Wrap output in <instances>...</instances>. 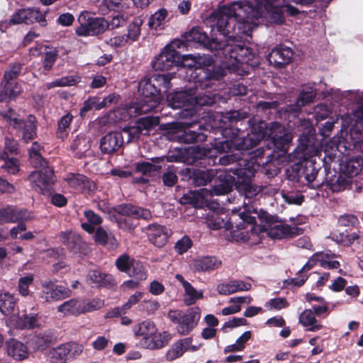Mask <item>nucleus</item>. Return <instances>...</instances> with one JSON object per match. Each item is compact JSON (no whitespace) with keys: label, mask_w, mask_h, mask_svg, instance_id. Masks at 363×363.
<instances>
[{"label":"nucleus","mask_w":363,"mask_h":363,"mask_svg":"<svg viewBox=\"0 0 363 363\" xmlns=\"http://www.w3.org/2000/svg\"><path fill=\"white\" fill-rule=\"evenodd\" d=\"M51 340L50 333L43 331L31 335L27 340V344L33 351H40L45 350L51 343Z\"/></svg>","instance_id":"26"},{"label":"nucleus","mask_w":363,"mask_h":363,"mask_svg":"<svg viewBox=\"0 0 363 363\" xmlns=\"http://www.w3.org/2000/svg\"><path fill=\"white\" fill-rule=\"evenodd\" d=\"M28 322L26 324L21 323L20 329H33L35 328H40L44 325V321L41 320L38 315H28Z\"/></svg>","instance_id":"57"},{"label":"nucleus","mask_w":363,"mask_h":363,"mask_svg":"<svg viewBox=\"0 0 363 363\" xmlns=\"http://www.w3.org/2000/svg\"><path fill=\"white\" fill-rule=\"evenodd\" d=\"M213 177L212 170L200 171L195 174L194 182L198 186H203L210 182Z\"/></svg>","instance_id":"59"},{"label":"nucleus","mask_w":363,"mask_h":363,"mask_svg":"<svg viewBox=\"0 0 363 363\" xmlns=\"http://www.w3.org/2000/svg\"><path fill=\"white\" fill-rule=\"evenodd\" d=\"M95 241L102 245H107L114 249L117 247V241L111 233H107L102 228H99L94 235Z\"/></svg>","instance_id":"43"},{"label":"nucleus","mask_w":363,"mask_h":363,"mask_svg":"<svg viewBox=\"0 0 363 363\" xmlns=\"http://www.w3.org/2000/svg\"><path fill=\"white\" fill-rule=\"evenodd\" d=\"M21 71V65L20 64H14L10 66L9 69L4 73L2 84L4 82H10L12 79H16L20 74Z\"/></svg>","instance_id":"63"},{"label":"nucleus","mask_w":363,"mask_h":363,"mask_svg":"<svg viewBox=\"0 0 363 363\" xmlns=\"http://www.w3.org/2000/svg\"><path fill=\"white\" fill-rule=\"evenodd\" d=\"M139 91L144 96L138 104L140 106L141 104L144 105L151 104V101H157L156 106L153 108L155 109L160 104V93L156 86V84L153 82V79L151 80L147 78H144L140 81L138 85Z\"/></svg>","instance_id":"15"},{"label":"nucleus","mask_w":363,"mask_h":363,"mask_svg":"<svg viewBox=\"0 0 363 363\" xmlns=\"http://www.w3.org/2000/svg\"><path fill=\"white\" fill-rule=\"evenodd\" d=\"M221 262L213 257H206L195 259L192 263V268L195 271H210L218 268Z\"/></svg>","instance_id":"37"},{"label":"nucleus","mask_w":363,"mask_h":363,"mask_svg":"<svg viewBox=\"0 0 363 363\" xmlns=\"http://www.w3.org/2000/svg\"><path fill=\"white\" fill-rule=\"evenodd\" d=\"M251 284L242 281L233 280L228 283L220 284L217 286V291L221 295H230L231 294L249 291Z\"/></svg>","instance_id":"31"},{"label":"nucleus","mask_w":363,"mask_h":363,"mask_svg":"<svg viewBox=\"0 0 363 363\" xmlns=\"http://www.w3.org/2000/svg\"><path fill=\"white\" fill-rule=\"evenodd\" d=\"M199 349V346L192 345L191 337H186L172 344L166 353V358L169 361H172L182 357L186 351L195 352Z\"/></svg>","instance_id":"19"},{"label":"nucleus","mask_w":363,"mask_h":363,"mask_svg":"<svg viewBox=\"0 0 363 363\" xmlns=\"http://www.w3.org/2000/svg\"><path fill=\"white\" fill-rule=\"evenodd\" d=\"M123 131L128 135V143L137 140L141 135H145L137 123L133 126L124 128Z\"/></svg>","instance_id":"62"},{"label":"nucleus","mask_w":363,"mask_h":363,"mask_svg":"<svg viewBox=\"0 0 363 363\" xmlns=\"http://www.w3.org/2000/svg\"><path fill=\"white\" fill-rule=\"evenodd\" d=\"M135 262V261L130 256L123 254L118 257L116 261V265L121 272L128 273Z\"/></svg>","instance_id":"53"},{"label":"nucleus","mask_w":363,"mask_h":363,"mask_svg":"<svg viewBox=\"0 0 363 363\" xmlns=\"http://www.w3.org/2000/svg\"><path fill=\"white\" fill-rule=\"evenodd\" d=\"M33 281V276L32 274H28L25 277H21L18 281V291L19 293L26 296L28 295V288Z\"/></svg>","instance_id":"61"},{"label":"nucleus","mask_w":363,"mask_h":363,"mask_svg":"<svg viewBox=\"0 0 363 363\" xmlns=\"http://www.w3.org/2000/svg\"><path fill=\"white\" fill-rule=\"evenodd\" d=\"M192 246V241L188 236H184L178 240L174 246L175 250L180 255L186 252Z\"/></svg>","instance_id":"64"},{"label":"nucleus","mask_w":363,"mask_h":363,"mask_svg":"<svg viewBox=\"0 0 363 363\" xmlns=\"http://www.w3.org/2000/svg\"><path fill=\"white\" fill-rule=\"evenodd\" d=\"M300 130H303V134L301 140L303 142H306V144H303V146H307V143L309 140V137L312 136L315 132L313 127V123L310 120H304L301 122L299 126Z\"/></svg>","instance_id":"55"},{"label":"nucleus","mask_w":363,"mask_h":363,"mask_svg":"<svg viewBox=\"0 0 363 363\" xmlns=\"http://www.w3.org/2000/svg\"><path fill=\"white\" fill-rule=\"evenodd\" d=\"M362 163V160H351L348 161L345 164L344 170L347 177L345 175H340L337 179V182L341 184L344 188L349 186L352 182L351 178L357 175L361 171Z\"/></svg>","instance_id":"28"},{"label":"nucleus","mask_w":363,"mask_h":363,"mask_svg":"<svg viewBox=\"0 0 363 363\" xmlns=\"http://www.w3.org/2000/svg\"><path fill=\"white\" fill-rule=\"evenodd\" d=\"M69 355V349L67 344L61 345L49 351V357L53 362L64 363Z\"/></svg>","instance_id":"48"},{"label":"nucleus","mask_w":363,"mask_h":363,"mask_svg":"<svg viewBox=\"0 0 363 363\" xmlns=\"http://www.w3.org/2000/svg\"><path fill=\"white\" fill-rule=\"evenodd\" d=\"M151 102L152 104L149 105L141 104L140 106L138 103H135L123 108H118L113 112L116 121H125L130 117H135L152 111L156 106L157 101Z\"/></svg>","instance_id":"13"},{"label":"nucleus","mask_w":363,"mask_h":363,"mask_svg":"<svg viewBox=\"0 0 363 363\" xmlns=\"http://www.w3.org/2000/svg\"><path fill=\"white\" fill-rule=\"evenodd\" d=\"M238 216L242 221L239 224L242 230L235 236L237 240L243 242H257L258 234L263 231H267L270 237L277 239L293 237L301 231L298 228H292L276 220L274 217L265 211L258 212L252 206H245L243 210L239 211Z\"/></svg>","instance_id":"2"},{"label":"nucleus","mask_w":363,"mask_h":363,"mask_svg":"<svg viewBox=\"0 0 363 363\" xmlns=\"http://www.w3.org/2000/svg\"><path fill=\"white\" fill-rule=\"evenodd\" d=\"M42 147L37 142L33 143L29 151L30 162L35 167L48 164L47 162L41 157Z\"/></svg>","instance_id":"50"},{"label":"nucleus","mask_w":363,"mask_h":363,"mask_svg":"<svg viewBox=\"0 0 363 363\" xmlns=\"http://www.w3.org/2000/svg\"><path fill=\"white\" fill-rule=\"evenodd\" d=\"M211 64V58L206 55H181L180 65L179 67H186L189 68L201 69L202 67Z\"/></svg>","instance_id":"29"},{"label":"nucleus","mask_w":363,"mask_h":363,"mask_svg":"<svg viewBox=\"0 0 363 363\" xmlns=\"http://www.w3.org/2000/svg\"><path fill=\"white\" fill-rule=\"evenodd\" d=\"M293 170L296 172V175L294 177V179H298L303 177L308 183L313 182L318 174V169L312 160H306L302 164L294 165Z\"/></svg>","instance_id":"23"},{"label":"nucleus","mask_w":363,"mask_h":363,"mask_svg":"<svg viewBox=\"0 0 363 363\" xmlns=\"http://www.w3.org/2000/svg\"><path fill=\"white\" fill-rule=\"evenodd\" d=\"M65 181L70 188L82 193L89 194L95 189L94 182L81 174H68L65 177Z\"/></svg>","instance_id":"17"},{"label":"nucleus","mask_w":363,"mask_h":363,"mask_svg":"<svg viewBox=\"0 0 363 363\" xmlns=\"http://www.w3.org/2000/svg\"><path fill=\"white\" fill-rule=\"evenodd\" d=\"M167 101L168 105L172 108H181L185 107L188 109L189 107L193 106L196 104H206L208 102L199 101L198 99L191 93L186 91H177L169 94L167 96Z\"/></svg>","instance_id":"12"},{"label":"nucleus","mask_w":363,"mask_h":363,"mask_svg":"<svg viewBox=\"0 0 363 363\" xmlns=\"http://www.w3.org/2000/svg\"><path fill=\"white\" fill-rule=\"evenodd\" d=\"M298 320L308 331L316 332L323 328L322 324L316 319L315 314L311 309L304 310L300 314Z\"/></svg>","instance_id":"35"},{"label":"nucleus","mask_w":363,"mask_h":363,"mask_svg":"<svg viewBox=\"0 0 363 363\" xmlns=\"http://www.w3.org/2000/svg\"><path fill=\"white\" fill-rule=\"evenodd\" d=\"M120 213L135 218H143L145 220H149L152 217L151 212L148 209L141 208L130 204L121 206Z\"/></svg>","instance_id":"38"},{"label":"nucleus","mask_w":363,"mask_h":363,"mask_svg":"<svg viewBox=\"0 0 363 363\" xmlns=\"http://www.w3.org/2000/svg\"><path fill=\"white\" fill-rule=\"evenodd\" d=\"M147 234L150 242L160 247L166 245L172 231L164 225L152 223L147 228Z\"/></svg>","instance_id":"16"},{"label":"nucleus","mask_w":363,"mask_h":363,"mask_svg":"<svg viewBox=\"0 0 363 363\" xmlns=\"http://www.w3.org/2000/svg\"><path fill=\"white\" fill-rule=\"evenodd\" d=\"M184 289V303L186 306L194 304L197 300L201 299L203 296V291L196 290L191 284H186Z\"/></svg>","instance_id":"46"},{"label":"nucleus","mask_w":363,"mask_h":363,"mask_svg":"<svg viewBox=\"0 0 363 363\" xmlns=\"http://www.w3.org/2000/svg\"><path fill=\"white\" fill-rule=\"evenodd\" d=\"M1 116L10 125L16 129L23 130L22 139L26 143L36 136L35 118L33 116H28L24 121L19 113L11 109L6 113H2Z\"/></svg>","instance_id":"7"},{"label":"nucleus","mask_w":363,"mask_h":363,"mask_svg":"<svg viewBox=\"0 0 363 363\" xmlns=\"http://www.w3.org/2000/svg\"><path fill=\"white\" fill-rule=\"evenodd\" d=\"M232 190L230 182H222L213 187L211 190L201 189L199 191H190L181 198V203L191 204L196 208H202L208 200V197L215 195H223Z\"/></svg>","instance_id":"6"},{"label":"nucleus","mask_w":363,"mask_h":363,"mask_svg":"<svg viewBox=\"0 0 363 363\" xmlns=\"http://www.w3.org/2000/svg\"><path fill=\"white\" fill-rule=\"evenodd\" d=\"M188 43H195L199 45H208L211 49L219 50L218 44L221 43L223 37L220 39L213 38L209 41L206 33L203 32L199 27H194L185 33L184 36Z\"/></svg>","instance_id":"14"},{"label":"nucleus","mask_w":363,"mask_h":363,"mask_svg":"<svg viewBox=\"0 0 363 363\" xmlns=\"http://www.w3.org/2000/svg\"><path fill=\"white\" fill-rule=\"evenodd\" d=\"M316 95L315 90L311 86H306L303 89L296 104L287 109L290 113H298L302 106L312 102Z\"/></svg>","instance_id":"33"},{"label":"nucleus","mask_w":363,"mask_h":363,"mask_svg":"<svg viewBox=\"0 0 363 363\" xmlns=\"http://www.w3.org/2000/svg\"><path fill=\"white\" fill-rule=\"evenodd\" d=\"M179 42L174 41L166 45L161 52L155 57L152 66L155 70H168L173 67H179L181 55L176 48H179Z\"/></svg>","instance_id":"9"},{"label":"nucleus","mask_w":363,"mask_h":363,"mask_svg":"<svg viewBox=\"0 0 363 363\" xmlns=\"http://www.w3.org/2000/svg\"><path fill=\"white\" fill-rule=\"evenodd\" d=\"M21 88L18 83H1L0 89V101H9L10 100L16 97L21 92Z\"/></svg>","instance_id":"36"},{"label":"nucleus","mask_w":363,"mask_h":363,"mask_svg":"<svg viewBox=\"0 0 363 363\" xmlns=\"http://www.w3.org/2000/svg\"><path fill=\"white\" fill-rule=\"evenodd\" d=\"M265 137L272 140L276 148L284 152L287 151L289 144L293 138L291 133L287 132L281 124L272 123L265 133L260 132L257 135H248L243 140L242 143L240 142L239 138H235L230 141L218 142L215 147L219 152H230L233 149L238 150L248 149L256 146Z\"/></svg>","instance_id":"3"},{"label":"nucleus","mask_w":363,"mask_h":363,"mask_svg":"<svg viewBox=\"0 0 363 363\" xmlns=\"http://www.w3.org/2000/svg\"><path fill=\"white\" fill-rule=\"evenodd\" d=\"M293 51L291 48L280 46L272 50L268 55V61L274 67H279L288 65L293 57Z\"/></svg>","instance_id":"22"},{"label":"nucleus","mask_w":363,"mask_h":363,"mask_svg":"<svg viewBox=\"0 0 363 363\" xmlns=\"http://www.w3.org/2000/svg\"><path fill=\"white\" fill-rule=\"evenodd\" d=\"M78 21L80 26L76 29V33L79 36L94 35L106 30L109 23L104 18H92L86 11H82Z\"/></svg>","instance_id":"8"},{"label":"nucleus","mask_w":363,"mask_h":363,"mask_svg":"<svg viewBox=\"0 0 363 363\" xmlns=\"http://www.w3.org/2000/svg\"><path fill=\"white\" fill-rule=\"evenodd\" d=\"M355 123L351 135L356 143L363 144V105H359L353 113Z\"/></svg>","instance_id":"32"},{"label":"nucleus","mask_w":363,"mask_h":363,"mask_svg":"<svg viewBox=\"0 0 363 363\" xmlns=\"http://www.w3.org/2000/svg\"><path fill=\"white\" fill-rule=\"evenodd\" d=\"M155 323L149 320L143 321L134 326L133 333L141 347L145 348V341L149 340L150 337L155 331Z\"/></svg>","instance_id":"24"},{"label":"nucleus","mask_w":363,"mask_h":363,"mask_svg":"<svg viewBox=\"0 0 363 363\" xmlns=\"http://www.w3.org/2000/svg\"><path fill=\"white\" fill-rule=\"evenodd\" d=\"M89 141L84 136H77L71 143L70 148L78 157H83L89 150Z\"/></svg>","instance_id":"44"},{"label":"nucleus","mask_w":363,"mask_h":363,"mask_svg":"<svg viewBox=\"0 0 363 363\" xmlns=\"http://www.w3.org/2000/svg\"><path fill=\"white\" fill-rule=\"evenodd\" d=\"M38 168V170L33 172L29 175L28 179L36 191L45 193L49 190L54 182L53 169L48 164Z\"/></svg>","instance_id":"11"},{"label":"nucleus","mask_w":363,"mask_h":363,"mask_svg":"<svg viewBox=\"0 0 363 363\" xmlns=\"http://www.w3.org/2000/svg\"><path fill=\"white\" fill-rule=\"evenodd\" d=\"M57 311L64 315H79L82 314L81 300L71 299L57 307Z\"/></svg>","instance_id":"39"},{"label":"nucleus","mask_w":363,"mask_h":363,"mask_svg":"<svg viewBox=\"0 0 363 363\" xmlns=\"http://www.w3.org/2000/svg\"><path fill=\"white\" fill-rule=\"evenodd\" d=\"M234 176H230V180L227 179L225 182H230L232 187L235 184L238 190L244 194L246 198L252 199L260 191L259 187L254 186L250 181L252 172L246 169H235Z\"/></svg>","instance_id":"10"},{"label":"nucleus","mask_w":363,"mask_h":363,"mask_svg":"<svg viewBox=\"0 0 363 363\" xmlns=\"http://www.w3.org/2000/svg\"><path fill=\"white\" fill-rule=\"evenodd\" d=\"M33 218L31 213L22 208L8 206L0 210V220L4 223H16L28 220Z\"/></svg>","instance_id":"21"},{"label":"nucleus","mask_w":363,"mask_h":363,"mask_svg":"<svg viewBox=\"0 0 363 363\" xmlns=\"http://www.w3.org/2000/svg\"><path fill=\"white\" fill-rule=\"evenodd\" d=\"M16 300L13 296L9 293L0 294V311L4 315L10 317L14 313Z\"/></svg>","instance_id":"41"},{"label":"nucleus","mask_w":363,"mask_h":363,"mask_svg":"<svg viewBox=\"0 0 363 363\" xmlns=\"http://www.w3.org/2000/svg\"><path fill=\"white\" fill-rule=\"evenodd\" d=\"M143 296V293L140 291H136L129 297L128 301L121 308H115L113 310L109 313V316H117L122 313H125L127 310L130 309L133 305L138 303L142 299Z\"/></svg>","instance_id":"49"},{"label":"nucleus","mask_w":363,"mask_h":363,"mask_svg":"<svg viewBox=\"0 0 363 363\" xmlns=\"http://www.w3.org/2000/svg\"><path fill=\"white\" fill-rule=\"evenodd\" d=\"M152 77L153 82L156 84V86H157L158 91L160 93L162 89H164V91H166L169 88L170 81L173 77V74H155Z\"/></svg>","instance_id":"52"},{"label":"nucleus","mask_w":363,"mask_h":363,"mask_svg":"<svg viewBox=\"0 0 363 363\" xmlns=\"http://www.w3.org/2000/svg\"><path fill=\"white\" fill-rule=\"evenodd\" d=\"M80 77L77 76H66L60 79H56L50 82H46L43 86L45 89H51L55 87H63L67 86H74L79 83Z\"/></svg>","instance_id":"42"},{"label":"nucleus","mask_w":363,"mask_h":363,"mask_svg":"<svg viewBox=\"0 0 363 363\" xmlns=\"http://www.w3.org/2000/svg\"><path fill=\"white\" fill-rule=\"evenodd\" d=\"M87 280L89 284H95L97 286H106L112 281V277L109 274H104L99 270L94 269L89 271L87 275Z\"/></svg>","instance_id":"45"},{"label":"nucleus","mask_w":363,"mask_h":363,"mask_svg":"<svg viewBox=\"0 0 363 363\" xmlns=\"http://www.w3.org/2000/svg\"><path fill=\"white\" fill-rule=\"evenodd\" d=\"M248 1H235L229 5L220 7L214 11L211 16L213 27L223 35L221 43L218 44L219 50H223L226 61L223 66L230 72L239 71L245 64H249L253 58V54L247 47L235 44V39L240 38V34L250 35L252 30L257 27L259 18H269L274 22L269 13H264L263 16L255 19V23L248 31L244 30V22L240 18H247L251 9L263 10V6Z\"/></svg>","instance_id":"1"},{"label":"nucleus","mask_w":363,"mask_h":363,"mask_svg":"<svg viewBox=\"0 0 363 363\" xmlns=\"http://www.w3.org/2000/svg\"><path fill=\"white\" fill-rule=\"evenodd\" d=\"M143 24V19L141 17L134 18L128 27V33L125 35L130 43L138 40L141 34V26Z\"/></svg>","instance_id":"47"},{"label":"nucleus","mask_w":363,"mask_h":363,"mask_svg":"<svg viewBox=\"0 0 363 363\" xmlns=\"http://www.w3.org/2000/svg\"><path fill=\"white\" fill-rule=\"evenodd\" d=\"M6 345L9 355L15 360L23 361L28 357V347L23 342L16 339H11L6 342Z\"/></svg>","instance_id":"27"},{"label":"nucleus","mask_w":363,"mask_h":363,"mask_svg":"<svg viewBox=\"0 0 363 363\" xmlns=\"http://www.w3.org/2000/svg\"><path fill=\"white\" fill-rule=\"evenodd\" d=\"M168 11L165 9H160L153 13L149 19L148 26L154 30H161L164 28Z\"/></svg>","instance_id":"40"},{"label":"nucleus","mask_w":363,"mask_h":363,"mask_svg":"<svg viewBox=\"0 0 363 363\" xmlns=\"http://www.w3.org/2000/svg\"><path fill=\"white\" fill-rule=\"evenodd\" d=\"M167 316L177 325V332L181 335H186L196 327L201 318V312L199 307H193L185 312L179 310L170 311Z\"/></svg>","instance_id":"5"},{"label":"nucleus","mask_w":363,"mask_h":363,"mask_svg":"<svg viewBox=\"0 0 363 363\" xmlns=\"http://www.w3.org/2000/svg\"><path fill=\"white\" fill-rule=\"evenodd\" d=\"M82 313H90L101 308L104 301L100 298L81 300Z\"/></svg>","instance_id":"51"},{"label":"nucleus","mask_w":363,"mask_h":363,"mask_svg":"<svg viewBox=\"0 0 363 363\" xmlns=\"http://www.w3.org/2000/svg\"><path fill=\"white\" fill-rule=\"evenodd\" d=\"M264 306L268 310L277 311L286 308L289 303L285 298H275L266 302Z\"/></svg>","instance_id":"56"},{"label":"nucleus","mask_w":363,"mask_h":363,"mask_svg":"<svg viewBox=\"0 0 363 363\" xmlns=\"http://www.w3.org/2000/svg\"><path fill=\"white\" fill-rule=\"evenodd\" d=\"M123 142V136L120 133H109L101 138L100 147L103 152L110 154L116 151Z\"/></svg>","instance_id":"25"},{"label":"nucleus","mask_w":363,"mask_h":363,"mask_svg":"<svg viewBox=\"0 0 363 363\" xmlns=\"http://www.w3.org/2000/svg\"><path fill=\"white\" fill-rule=\"evenodd\" d=\"M137 123L143 133L145 135L147 134L152 128L159 124V119L157 117H145L139 119Z\"/></svg>","instance_id":"54"},{"label":"nucleus","mask_w":363,"mask_h":363,"mask_svg":"<svg viewBox=\"0 0 363 363\" xmlns=\"http://www.w3.org/2000/svg\"><path fill=\"white\" fill-rule=\"evenodd\" d=\"M130 277H135L138 280H145L147 278V272L143 265L135 262L128 273Z\"/></svg>","instance_id":"58"},{"label":"nucleus","mask_w":363,"mask_h":363,"mask_svg":"<svg viewBox=\"0 0 363 363\" xmlns=\"http://www.w3.org/2000/svg\"><path fill=\"white\" fill-rule=\"evenodd\" d=\"M314 0H253L257 5L263 6V10L251 9V13L247 16V18H241L244 21V30L248 31L255 25L256 18L263 16L264 13H269L272 20L277 23H282V13L286 12L291 16H294L298 13L296 8L289 5L290 2L297 4L307 5L312 3Z\"/></svg>","instance_id":"4"},{"label":"nucleus","mask_w":363,"mask_h":363,"mask_svg":"<svg viewBox=\"0 0 363 363\" xmlns=\"http://www.w3.org/2000/svg\"><path fill=\"white\" fill-rule=\"evenodd\" d=\"M172 339V335L168 332H159L155 327V331L153 333L149 340L145 341V348L150 350H156L164 347Z\"/></svg>","instance_id":"30"},{"label":"nucleus","mask_w":363,"mask_h":363,"mask_svg":"<svg viewBox=\"0 0 363 363\" xmlns=\"http://www.w3.org/2000/svg\"><path fill=\"white\" fill-rule=\"evenodd\" d=\"M335 257V255L329 252L315 253L302 267L300 272H302L311 269L317 262L324 268L337 269L340 267V262L334 260Z\"/></svg>","instance_id":"18"},{"label":"nucleus","mask_w":363,"mask_h":363,"mask_svg":"<svg viewBox=\"0 0 363 363\" xmlns=\"http://www.w3.org/2000/svg\"><path fill=\"white\" fill-rule=\"evenodd\" d=\"M57 57V52L55 49H50L45 52L43 60V69L49 71L52 69Z\"/></svg>","instance_id":"60"},{"label":"nucleus","mask_w":363,"mask_h":363,"mask_svg":"<svg viewBox=\"0 0 363 363\" xmlns=\"http://www.w3.org/2000/svg\"><path fill=\"white\" fill-rule=\"evenodd\" d=\"M33 9H21L14 13L10 21H4L0 23V30L5 31L10 24L32 23Z\"/></svg>","instance_id":"34"},{"label":"nucleus","mask_w":363,"mask_h":363,"mask_svg":"<svg viewBox=\"0 0 363 363\" xmlns=\"http://www.w3.org/2000/svg\"><path fill=\"white\" fill-rule=\"evenodd\" d=\"M69 292L65 287L56 285L52 281H45L43 284L40 296L46 301H57L69 296Z\"/></svg>","instance_id":"20"}]
</instances>
